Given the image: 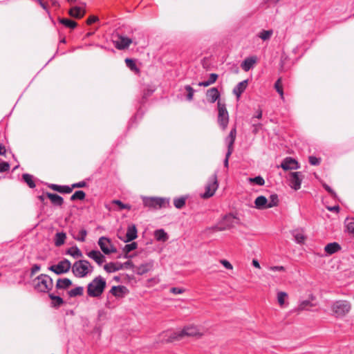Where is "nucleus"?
<instances>
[{
	"mask_svg": "<svg viewBox=\"0 0 354 354\" xmlns=\"http://www.w3.org/2000/svg\"><path fill=\"white\" fill-rule=\"evenodd\" d=\"M71 270L75 277L84 278L93 270V267L87 260H78L71 266Z\"/></svg>",
	"mask_w": 354,
	"mask_h": 354,
	"instance_id": "nucleus-1",
	"label": "nucleus"
},
{
	"mask_svg": "<svg viewBox=\"0 0 354 354\" xmlns=\"http://www.w3.org/2000/svg\"><path fill=\"white\" fill-rule=\"evenodd\" d=\"M105 287L106 281L101 276H98L88 284L87 294L89 297H98L101 296Z\"/></svg>",
	"mask_w": 354,
	"mask_h": 354,
	"instance_id": "nucleus-2",
	"label": "nucleus"
},
{
	"mask_svg": "<svg viewBox=\"0 0 354 354\" xmlns=\"http://www.w3.org/2000/svg\"><path fill=\"white\" fill-rule=\"evenodd\" d=\"M53 287V279L47 274H41L34 280V288L38 292H47L50 290Z\"/></svg>",
	"mask_w": 354,
	"mask_h": 354,
	"instance_id": "nucleus-3",
	"label": "nucleus"
},
{
	"mask_svg": "<svg viewBox=\"0 0 354 354\" xmlns=\"http://www.w3.org/2000/svg\"><path fill=\"white\" fill-rule=\"evenodd\" d=\"M143 205L153 209H161L163 207H169L170 199L169 198L165 197H142Z\"/></svg>",
	"mask_w": 354,
	"mask_h": 354,
	"instance_id": "nucleus-4",
	"label": "nucleus"
},
{
	"mask_svg": "<svg viewBox=\"0 0 354 354\" xmlns=\"http://www.w3.org/2000/svg\"><path fill=\"white\" fill-rule=\"evenodd\" d=\"M199 335L198 329L194 326H185L182 330L170 334L168 341L178 340L185 336L193 337Z\"/></svg>",
	"mask_w": 354,
	"mask_h": 354,
	"instance_id": "nucleus-5",
	"label": "nucleus"
},
{
	"mask_svg": "<svg viewBox=\"0 0 354 354\" xmlns=\"http://www.w3.org/2000/svg\"><path fill=\"white\" fill-rule=\"evenodd\" d=\"M239 219L232 214L225 215L222 219L215 225L214 228L218 231H224L234 227L239 223Z\"/></svg>",
	"mask_w": 354,
	"mask_h": 354,
	"instance_id": "nucleus-6",
	"label": "nucleus"
},
{
	"mask_svg": "<svg viewBox=\"0 0 354 354\" xmlns=\"http://www.w3.org/2000/svg\"><path fill=\"white\" fill-rule=\"evenodd\" d=\"M218 187V183L217 180V175L216 174H214L209 178L205 187V191L201 195V198L207 199L212 197L214 194Z\"/></svg>",
	"mask_w": 354,
	"mask_h": 354,
	"instance_id": "nucleus-7",
	"label": "nucleus"
},
{
	"mask_svg": "<svg viewBox=\"0 0 354 354\" xmlns=\"http://www.w3.org/2000/svg\"><path fill=\"white\" fill-rule=\"evenodd\" d=\"M71 269V262L64 259L60 261L57 264L52 265L48 268V270L53 272L57 275L67 273Z\"/></svg>",
	"mask_w": 354,
	"mask_h": 354,
	"instance_id": "nucleus-8",
	"label": "nucleus"
},
{
	"mask_svg": "<svg viewBox=\"0 0 354 354\" xmlns=\"http://www.w3.org/2000/svg\"><path fill=\"white\" fill-rule=\"evenodd\" d=\"M218 122L223 129H225L229 122V115L225 105L218 102Z\"/></svg>",
	"mask_w": 354,
	"mask_h": 354,
	"instance_id": "nucleus-9",
	"label": "nucleus"
},
{
	"mask_svg": "<svg viewBox=\"0 0 354 354\" xmlns=\"http://www.w3.org/2000/svg\"><path fill=\"white\" fill-rule=\"evenodd\" d=\"M333 310L337 316H342L349 312L351 310V304L347 301H337L333 304Z\"/></svg>",
	"mask_w": 354,
	"mask_h": 354,
	"instance_id": "nucleus-10",
	"label": "nucleus"
},
{
	"mask_svg": "<svg viewBox=\"0 0 354 354\" xmlns=\"http://www.w3.org/2000/svg\"><path fill=\"white\" fill-rule=\"evenodd\" d=\"M98 245L101 250L105 254L116 252L117 250L112 244L111 240L105 236H102L98 240Z\"/></svg>",
	"mask_w": 354,
	"mask_h": 354,
	"instance_id": "nucleus-11",
	"label": "nucleus"
},
{
	"mask_svg": "<svg viewBox=\"0 0 354 354\" xmlns=\"http://www.w3.org/2000/svg\"><path fill=\"white\" fill-rule=\"evenodd\" d=\"M302 174L300 171H294L290 174V186L295 190H298L301 188L302 181Z\"/></svg>",
	"mask_w": 354,
	"mask_h": 354,
	"instance_id": "nucleus-12",
	"label": "nucleus"
},
{
	"mask_svg": "<svg viewBox=\"0 0 354 354\" xmlns=\"http://www.w3.org/2000/svg\"><path fill=\"white\" fill-rule=\"evenodd\" d=\"M280 167L285 171L297 169L299 167L297 161L291 157L286 158Z\"/></svg>",
	"mask_w": 354,
	"mask_h": 354,
	"instance_id": "nucleus-13",
	"label": "nucleus"
},
{
	"mask_svg": "<svg viewBox=\"0 0 354 354\" xmlns=\"http://www.w3.org/2000/svg\"><path fill=\"white\" fill-rule=\"evenodd\" d=\"M137 229L135 225H130L127 227V230L124 238L119 236V239L122 240L124 242H130L137 238Z\"/></svg>",
	"mask_w": 354,
	"mask_h": 354,
	"instance_id": "nucleus-14",
	"label": "nucleus"
},
{
	"mask_svg": "<svg viewBox=\"0 0 354 354\" xmlns=\"http://www.w3.org/2000/svg\"><path fill=\"white\" fill-rule=\"evenodd\" d=\"M132 42L133 40L131 38L119 35L118 40L115 41V46L118 50H124L127 48Z\"/></svg>",
	"mask_w": 354,
	"mask_h": 354,
	"instance_id": "nucleus-15",
	"label": "nucleus"
},
{
	"mask_svg": "<svg viewBox=\"0 0 354 354\" xmlns=\"http://www.w3.org/2000/svg\"><path fill=\"white\" fill-rule=\"evenodd\" d=\"M87 256L94 260L99 266L105 261V257L99 251L93 250L87 253Z\"/></svg>",
	"mask_w": 354,
	"mask_h": 354,
	"instance_id": "nucleus-16",
	"label": "nucleus"
},
{
	"mask_svg": "<svg viewBox=\"0 0 354 354\" xmlns=\"http://www.w3.org/2000/svg\"><path fill=\"white\" fill-rule=\"evenodd\" d=\"M153 261H150L136 267V273L139 275H142L144 274L147 273L148 272L153 270Z\"/></svg>",
	"mask_w": 354,
	"mask_h": 354,
	"instance_id": "nucleus-17",
	"label": "nucleus"
},
{
	"mask_svg": "<svg viewBox=\"0 0 354 354\" xmlns=\"http://www.w3.org/2000/svg\"><path fill=\"white\" fill-rule=\"evenodd\" d=\"M257 61L256 56H250L246 57L241 64L242 69L246 72L249 71L253 68L254 65Z\"/></svg>",
	"mask_w": 354,
	"mask_h": 354,
	"instance_id": "nucleus-18",
	"label": "nucleus"
},
{
	"mask_svg": "<svg viewBox=\"0 0 354 354\" xmlns=\"http://www.w3.org/2000/svg\"><path fill=\"white\" fill-rule=\"evenodd\" d=\"M206 96L208 102L214 103L220 97V93L216 88L213 87L207 91Z\"/></svg>",
	"mask_w": 354,
	"mask_h": 354,
	"instance_id": "nucleus-19",
	"label": "nucleus"
},
{
	"mask_svg": "<svg viewBox=\"0 0 354 354\" xmlns=\"http://www.w3.org/2000/svg\"><path fill=\"white\" fill-rule=\"evenodd\" d=\"M104 269L107 272H115L123 269V264L120 262H111L104 266Z\"/></svg>",
	"mask_w": 354,
	"mask_h": 354,
	"instance_id": "nucleus-20",
	"label": "nucleus"
},
{
	"mask_svg": "<svg viewBox=\"0 0 354 354\" xmlns=\"http://www.w3.org/2000/svg\"><path fill=\"white\" fill-rule=\"evenodd\" d=\"M341 249L340 245L337 242L330 243L324 247V251L328 255L333 254Z\"/></svg>",
	"mask_w": 354,
	"mask_h": 354,
	"instance_id": "nucleus-21",
	"label": "nucleus"
},
{
	"mask_svg": "<svg viewBox=\"0 0 354 354\" xmlns=\"http://www.w3.org/2000/svg\"><path fill=\"white\" fill-rule=\"evenodd\" d=\"M268 200L263 196H258L254 201L255 207L258 209H268Z\"/></svg>",
	"mask_w": 354,
	"mask_h": 354,
	"instance_id": "nucleus-22",
	"label": "nucleus"
},
{
	"mask_svg": "<svg viewBox=\"0 0 354 354\" xmlns=\"http://www.w3.org/2000/svg\"><path fill=\"white\" fill-rule=\"evenodd\" d=\"M248 86V80H243L238 83V84L234 88L233 93L236 96L237 98H239L241 95L244 92L246 87Z\"/></svg>",
	"mask_w": 354,
	"mask_h": 354,
	"instance_id": "nucleus-23",
	"label": "nucleus"
},
{
	"mask_svg": "<svg viewBox=\"0 0 354 354\" xmlns=\"http://www.w3.org/2000/svg\"><path fill=\"white\" fill-rule=\"evenodd\" d=\"M48 187L53 189V191H56L62 194H69L72 192L71 186L68 185H59L56 184H50L48 185Z\"/></svg>",
	"mask_w": 354,
	"mask_h": 354,
	"instance_id": "nucleus-24",
	"label": "nucleus"
},
{
	"mask_svg": "<svg viewBox=\"0 0 354 354\" xmlns=\"http://www.w3.org/2000/svg\"><path fill=\"white\" fill-rule=\"evenodd\" d=\"M46 197L50 200L54 205L62 206L64 203V198L56 194L46 192Z\"/></svg>",
	"mask_w": 354,
	"mask_h": 354,
	"instance_id": "nucleus-25",
	"label": "nucleus"
},
{
	"mask_svg": "<svg viewBox=\"0 0 354 354\" xmlns=\"http://www.w3.org/2000/svg\"><path fill=\"white\" fill-rule=\"evenodd\" d=\"M72 285V281L68 278L58 279L56 283V288L66 290Z\"/></svg>",
	"mask_w": 354,
	"mask_h": 354,
	"instance_id": "nucleus-26",
	"label": "nucleus"
},
{
	"mask_svg": "<svg viewBox=\"0 0 354 354\" xmlns=\"http://www.w3.org/2000/svg\"><path fill=\"white\" fill-rule=\"evenodd\" d=\"M236 135V128L234 127L231 129L228 136L225 138V142L227 145V149H231L233 151V145L235 141Z\"/></svg>",
	"mask_w": 354,
	"mask_h": 354,
	"instance_id": "nucleus-27",
	"label": "nucleus"
},
{
	"mask_svg": "<svg viewBox=\"0 0 354 354\" xmlns=\"http://www.w3.org/2000/svg\"><path fill=\"white\" fill-rule=\"evenodd\" d=\"M66 234L64 232H57L54 237V244L56 247H60L64 244Z\"/></svg>",
	"mask_w": 354,
	"mask_h": 354,
	"instance_id": "nucleus-28",
	"label": "nucleus"
},
{
	"mask_svg": "<svg viewBox=\"0 0 354 354\" xmlns=\"http://www.w3.org/2000/svg\"><path fill=\"white\" fill-rule=\"evenodd\" d=\"M68 14L75 18H82L84 15V11L82 8L78 6H74L69 10Z\"/></svg>",
	"mask_w": 354,
	"mask_h": 354,
	"instance_id": "nucleus-29",
	"label": "nucleus"
},
{
	"mask_svg": "<svg viewBox=\"0 0 354 354\" xmlns=\"http://www.w3.org/2000/svg\"><path fill=\"white\" fill-rule=\"evenodd\" d=\"M154 236L158 241L165 242L168 240V234L162 229L156 230L154 232Z\"/></svg>",
	"mask_w": 354,
	"mask_h": 354,
	"instance_id": "nucleus-30",
	"label": "nucleus"
},
{
	"mask_svg": "<svg viewBox=\"0 0 354 354\" xmlns=\"http://www.w3.org/2000/svg\"><path fill=\"white\" fill-rule=\"evenodd\" d=\"M50 299L52 300V306L58 308L64 304L63 299L59 296H56L54 294L48 295Z\"/></svg>",
	"mask_w": 354,
	"mask_h": 354,
	"instance_id": "nucleus-31",
	"label": "nucleus"
},
{
	"mask_svg": "<svg viewBox=\"0 0 354 354\" xmlns=\"http://www.w3.org/2000/svg\"><path fill=\"white\" fill-rule=\"evenodd\" d=\"M59 22L64 26L71 29L75 28L77 25V24L75 21H73L67 18H59Z\"/></svg>",
	"mask_w": 354,
	"mask_h": 354,
	"instance_id": "nucleus-32",
	"label": "nucleus"
},
{
	"mask_svg": "<svg viewBox=\"0 0 354 354\" xmlns=\"http://www.w3.org/2000/svg\"><path fill=\"white\" fill-rule=\"evenodd\" d=\"M273 35V30H262L258 34V37L261 38L263 41H268L270 40Z\"/></svg>",
	"mask_w": 354,
	"mask_h": 354,
	"instance_id": "nucleus-33",
	"label": "nucleus"
},
{
	"mask_svg": "<svg viewBox=\"0 0 354 354\" xmlns=\"http://www.w3.org/2000/svg\"><path fill=\"white\" fill-rule=\"evenodd\" d=\"M66 254L72 256L74 258H80L82 257V252L80 251V250L77 247H72L69 248L66 251Z\"/></svg>",
	"mask_w": 354,
	"mask_h": 354,
	"instance_id": "nucleus-34",
	"label": "nucleus"
},
{
	"mask_svg": "<svg viewBox=\"0 0 354 354\" xmlns=\"http://www.w3.org/2000/svg\"><path fill=\"white\" fill-rule=\"evenodd\" d=\"M289 58L288 55L286 54H282L281 56V60H280V68L279 70L281 71H286L290 66L287 65V62L288 61Z\"/></svg>",
	"mask_w": 354,
	"mask_h": 354,
	"instance_id": "nucleus-35",
	"label": "nucleus"
},
{
	"mask_svg": "<svg viewBox=\"0 0 354 354\" xmlns=\"http://www.w3.org/2000/svg\"><path fill=\"white\" fill-rule=\"evenodd\" d=\"M187 198V196H181L179 198H174V205L177 209L183 208L185 205Z\"/></svg>",
	"mask_w": 354,
	"mask_h": 354,
	"instance_id": "nucleus-36",
	"label": "nucleus"
},
{
	"mask_svg": "<svg viewBox=\"0 0 354 354\" xmlns=\"http://www.w3.org/2000/svg\"><path fill=\"white\" fill-rule=\"evenodd\" d=\"M84 288L82 286H77L73 289H71L68 292L70 297H75L77 296H81L83 295Z\"/></svg>",
	"mask_w": 354,
	"mask_h": 354,
	"instance_id": "nucleus-37",
	"label": "nucleus"
},
{
	"mask_svg": "<svg viewBox=\"0 0 354 354\" xmlns=\"http://www.w3.org/2000/svg\"><path fill=\"white\" fill-rule=\"evenodd\" d=\"M22 178L29 187L34 188L36 186L32 175L24 174L22 175Z\"/></svg>",
	"mask_w": 354,
	"mask_h": 354,
	"instance_id": "nucleus-38",
	"label": "nucleus"
},
{
	"mask_svg": "<svg viewBox=\"0 0 354 354\" xmlns=\"http://www.w3.org/2000/svg\"><path fill=\"white\" fill-rule=\"evenodd\" d=\"M86 194L82 190L75 191V193L71 196L70 200L75 201L76 200L82 201L85 198Z\"/></svg>",
	"mask_w": 354,
	"mask_h": 354,
	"instance_id": "nucleus-39",
	"label": "nucleus"
},
{
	"mask_svg": "<svg viewBox=\"0 0 354 354\" xmlns=\"http://www.w3.org/2000/svg\"><path fill=\"white\" fill-rule=\"evenodd\" d=\"M292 235L295 238V242L299 244L303 243L306 239L304 234L299 231H294Z\"/></svg>",
	"mask_w": 354,
	"mask_h": 354,
	"instance_id": "nucleus-40",
	"label": "nucleus"
},
{
	"mask_svg": "<svg viewBox=\"0 0 354 354\" xmlns=\"http://www.w3.org/2000/svg\"><path fill=\"white\" fill-rule=\"evenodd\" d=\"M268 200V206L269 208L275 207L279 203L278 196L276 194H271Z\"/></svg>",
	"mask_w": 354,
	"mask_h": 354,
	"instance_id": "nucleus-41",
	"label": "nucleus"
},
{
	"mask_svg": "<svg viewBox=\"0 0 354 354\" xmlns=\"http://www.w3.org/2000/svg\"><path fill=\"white\" fill-rule=\"evenodd\" d=\"M138 247V244L136 242H132L129 244L125 245L124 248V251L126 253L124 255V258H129L131 256L127 255V253L133 251V250L136 249Z\"/></svg>",
	"mask_w": 354,
	"mask_h": 354,
	"instance_id": "nucleus-42",
	"label": "nucleus"
},
{
	"mask_svg": "<svg viewBox=\"0 0 354 354\" xmlns=\"http://www.w3.org/2000/svg\"><path fill=\"white\" fill-rule=\"evenodd\" d=\"M125 63L127 66L133 72L138 73L139 71V69L136 66V64L135 62L130 58H126L125 59Z\"/></svg>",
	"mask_w": 354,
	"mask_h": 354,
	"instance_id": "nucleus-43",
	"label": "nucleus"
},
{
	"mask_svg": "<svg viewBox=\"0 0 354 354\" xmlns=\"http://www.w3.org/2000/svg\"><path fill=\"white\" fill-rule=\"evenodd\" d=\"M185 90L187 92V100L192 101L193 100L194 90L190 85L185 86Z\"/></svg>",
	"mask_w": 354,
	"mask_h": 354,
	"instance_id": "nucleus-44",
	"label": "nucleus"
},
{
	"mask_svg": "<svg viewBox=\"0 0 354 354\" xmlns=\"http://www.w3.org/2000/svg\"><path fill=\"white\" fill-rule=\"evenodd\" d=\"M281 78H279L276 82L274 83V88L276 89L277 92L280 95L281 98H283V91L282 86L281 85Z\"/></svg>",
	"mask_w": 354,
	"mask_h": 354,
	"instance_id": "nucleus-45",
	"label": "nucleus"
},
{
	"mask_svg": "<svg viewBox=\"0 0 354 354\" xmlns=\"http://www.w3.org/2000/svg\"><path fill=\"white\" fill-rule=\"evenodd\" d=\"M86 235L87 231L85 229H82L79 232V235L76 237H74V239L78 241L84 242L85 241Z\"/></svg>",
	"mask_w": 354,
	"mask_h": 354,
	"instance_id": "nucleus-46",
	"label": "nucleus"
},
{
	"mask_svg": "<svg viewBox=\"0 0 354 354\" xmlns=\"http://www.w3.org/2000/svg\"><path fill=\"white\" fill-rule=\"evenodd\" d=\"M113 203L114 204H116L119 206V208L120 209H131V206L129 204H124L123 203L122 201H120V200H114L113 201Z\"/></svg>",
	"mask_w": 354,
	"mask_h": 354,
	"instance_id": "nucleus-47",
	"label": "nucleus"
},
{
	"mask_svg": "<svg viewBox=\"0 0 354 354\" xmlns=\"http://www.w3.org/2000/svg\"><path fill=\"white\" fill-rule=\"evenodd\" d=\"M124 288L123 286H113L110 290V292L114 296H120V293Z\"/></svg>",
	"mask_w": 354,
	"mask_h": 354,
	"instance_id": "nucleus-48",
	"label": "nucleus"
},
{
	"mask_svg": "<svg viewBox=\"0 0 354 354\" xmlns=\"http://www.w3.org/2000/svg\"><path fill=\"white\" fill-rule=\"evenodd\" d=\"M250 181L254 183L255 184L262 186L265 184V180L261 176H256L254 178H250Z\"/></svg>",
	"mask_w": 354,
	"mask_h": 354,
	"instance_id": "nucleus-49",
	"label": "nucleus"
},
{
	"mask_svg": "<svg viewBox=\"0 0 354 354\" xmlns=\"http://www.w3.org/2000/svg\"><path fill=\"white\" fill-rule=\"evenodd\" d=\"M288 297L285 292H279L277 295V300L279 304L282 306L284 304L285 299Z\"/></svg>",
	"mask_w": 354,
	"mask_h": 354,
	"instance_id": "nucleus-50",
	"label": "nucleus"
},
{
	"mask_svg": "<svg viewBox=\"0 0 354 354\" xmlns=\"http://www.w3.org/2000/svg\"><path fill=\"white\" fill-rule=\"evenodd\" d=\"M308 161L311 165L317 166L320 164L321 158H317L316 156H310L308 158Z\"/></svg>",
	"mask_w": 354,
	"mask_h": 354,
	"instance_id": "nucleus-51",
	"label": "nucleus"
},
{
	"mask_svg": "<svg viewBox=\"0 0 354 354\" xmlns=\"http://www.w3.org/2000/svg\"><path fill=\"white\" fill-rule=\"evenodd\" d=\"M154 91L153 88H147L145 89L142 94V103H144L145 100H147V97L150 96Z\"/></svg>",
	"mask_w": 354,
	"mask_h": 354,
	"instance_id": "nucleus-52",
	"label": "nucleus"
},
{
	"mask_svg": "<svg viewBox=\"0 0 354 354\" xmlns=\"http://www.w3.org/2000/svg\"><path fill=\"white\" fill-rule=\"evenodd\" d=\"M10 169V164L8 162H0V173L8 171Z\"/></svg>",
	"mask_w": 354,
	"mask_h": 354,
	"instance_id": "nucleus-53",
	"label": "nucleus"
},
{
	"mask_svg": "<svg viewBox=\"0 0 354 354\" xmlns=\"http://www.w3.org/2000/svg\"><path fill=\"white\" fill-rule=\"evenodd\" d=\"M86 186V183L84 180L73 183L71 186V192L73 191V189L74 188H82V187H84Z\"/></svg>",
	"mask_w": 354,
	"mask_h": 354,
	"instance_id": "nucleus-54",
	"label": "nucleus"
},
{
	"mask_svg": "<svg viewBox=\"0 0 354 354\" xmlns=\"http://www.w3.org/2000/svg\"><path fill=\"white\" fill-rule=\"evenodd\" d=\"M323 187L331 195L332 197H336V193L326 183L322 184Z\"/></svg>",
	"mask_w": 354,
	"mask_h": 354,
	"instance_id": "nucleus-55",
	"label": "nucleus"
},
{
	"mask_svg": "<svg viewBox=\"0 0 354 354\" xmlns=\"http://www.w3.org/2000/svg\"><path fill=\"white\" fill-rule=\"evenodd\" d=\"M232 153V151L231 149H227V151L225 154V158L223 161V164H224V166L225 167H228V165H229V158L230 156H231Z\"/></svg>",
	"mask_w": 354,
	"mask_h": 354,
	"instance_id": "nucleus-56",
	"label": "nucleus"
},
{
	"mask_svg": "<svg viewBox=\"0 0 354 354\" xmlns=\"http://www.w3.org/2000/svg\"><path fill=\"white\" fill-rule=\"evenodd\" d=\"M170 291H171V292H172L175 295H180V294H182L183 292H184L185 290L181 288L174 287V288H171Z\"/></svg>",
	"mask_w": 354,
	"mask_h": 354,
	"instance_id": "nucleus-57",
	"label": "nucleus"
},
{
	"mask_svg": "<svg viewBox=\"0 0 354 354\" xmlns=\"http://www.w3.org/2000/svg\"><path fill=\"white\" fill-rule=\"evenodd\" d=\"M40 266L38 264H34L32 267L31 268V277L33 276L36 272L40 270Z\"/></svg>",
	"mask_w": 354,
	"mask_h": 354,
	"instance_id": "nucleus-58",
	"label": "nucleus"
},
{
	"mask_svg": "<svg viewBox=\"0 0 354 354\" xmlns=\"http://www.w3.org/2000/svg\"><path fill=\"white\" fill-rule=\"evenodd\" d=\"M270 270L273 272H279V271H284L285 268L281 266H271L270 268Z\"/></svg>",
	"mask_w": 354,
	"mask_h": 354,
	"instance_id": "nucleus-59",
	"label": "nucleus"
},
{
	"mask_svg": "<svg viewBox=\"0 0 354 354\" xmlns=\"http://www.w3.org/2000/svg\"><path fill=\"white\" fill-rule=\"evenodd\" d=\"M346 227L348 232L354 236V221L348 223Z\"/></svg>",
	"mask_w": 354,
	"mask_h": 354,
	"instance_id": "nucleus-60",
	"label": "nucleus"
},
{
	"mask_svg": "<svg viewBox=\"0 0 354 354\" xmlns=\"http://www.w3.org/2000/svg\"><path fill=\"white\" fill-rule=\"evenodd\" d=\"M97 20H98V18H97V17L92 15V16H90V17L87 19V20H86V24H87L88 25H91V24H93V23L96 22Z\"/></svg>",
	"mask_w": 354,
	"mask_h": 354,
	"instance_id": "nucleus-61",
	"label": "nucleus"
},
{
	"mask_svg": "<svg viewBox=\"0 0 354 354\" xmlns=\"http://www.w3.org/2000/svg\"><path fill=\"white\" fill-rule=\"evenodd\" d=\"M218 78V75L216 73H211L209 75L208 81L211 83V84H214Z\"/></svg>",
	"mask_w": 354,
	"mask_h": 354,
	"instance_id": "nucleus-62",
	"label": "nucleus"
},
{
	"mask_svg": "<svg viewBox=\"0 0 354 354\" xmlns=\"http://www.w3.org/2000/svg\"><path fill=\"white\" fill-rule=\"evenodd\" d=\"M221 262L226 269H228V270L232 269V266L228 261L222 260Z\"/></svg>",
	"mask_w": 354,
	"mask_h": 354,
	"instance_id": "nucleus-63",
	"label": "nucleus"
},
{
	"mask_svg": "<svg viewBox=\"0 0 354 354\" xmlns=\"http://www.w3.org/2000/svg\"><path fill=\"white\" fill-rule=\"evenodd\" d=\"M37 2L39 3V4L40 5V6L44 9L48 13L49 12H48V8H47V6L46 3H44L41 0H36Z\"/></svg>",
	"mask_w": 354,
	"mask_h": 354,
	"instance_id": "nucleus-64",
	"label": "nucleus"
}]
</instances>
